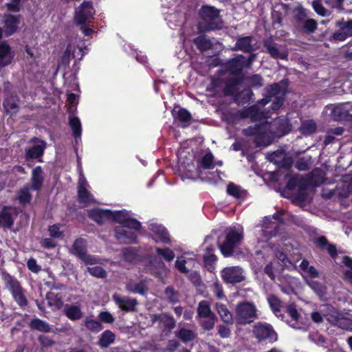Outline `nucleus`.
<instances>
[{
    "label": "nucleus",
    "instance_id": "nucleus-38",
    "mask_svg": "<svg viewBox=\"0 0 352 352\" xmlns=\"http://www.w3.org/2000/svg\"><path fill=\"white\" fill-rule=\"evenodd\" d=\"M115 339V334L112 331L107 330L101 334L99 340V345L102 348H107L114 342Z\"/></svg>",
    "mask_w": 352,
    "mask_h": 352
},
{
    "label": "nucleus",
    "instance_id": "nucleus-18",
    "mask_svg": "<svg viewBox=\"0 0 352 352\" xmlns=\"http://www.w3.org/2000/svg\"><path fill=\"white\" fill-rule=\"evenodd\" d=\"M112 298L115 303L124 311H134L138 305L137 300L129 296H121L118 294H114Z\"/></svg>",
    "mask_w": 352,
    "mask_h": 352
},
{
    "label": "nucleus",
    "instance_id": "nucleus-21",
    "mask_svg": "<svg viewBox=\"0 0 352 352\" xmlns=\"http://www.w3.org/2000/svg\"><path fill=\"white\" fill-rule=\"evenodd\" d=\"M45 146L46 144L44 141H39L38 144L32 147L25 148V159L29 166H30L29 164L30 160L37 159L43 155Z\"/></svg>",
    "mask_w": 352,
    "mask_h": 352
},
{
    "label": "nucleus",
    "instance_id": "nucleus-51",
    "mask_svg": "<svg viewBox=\"0 0 352 352\" xmlns=\"http://www.w3.org/2000/svg\"><path fill=\"white\" fill-rule=\"evenodd\" d=\"M156 252L168 262L172 261L175 258V253L170 248H157Z\"/></svg>",
    "mask_w": 352,
    "mask_h": 352
},
{
    "label": "nucleus",
    "instance_id": "nucleus-8",
    "mask_svg": "<svg viewBox=\"0 0 352 352\" xmlns=\"http://www.w3.org/2000/svg\"><path fill=\"white\" fill-rule=\"evenodd\" d=\"M243 237V229L241 226H234L228 232L225 241L219 245V248L225 256H230L234 248Z\"/></svg>",
    "mask_w": 352,
    "mask_h": 352
},
{
    "label": "nucleus",
    "instance_id": "nucleus-41",
    "mask_svg": "<svg viewBox=\"0 0 352 352\" xmlns=\"http://www.w3.org/2000/svg\"><path fill=\"white\" fill-rule=\"evenodd\" d=\"M151 267L154 274L158 277H162L164 274L167 271L164 263L160 260L155 258L151 262Z\"/></svg>",
    "mask_w": 352,
    "mask_h": 352
},
{
    "label": "nucleus",
    "instance_id": "nucleus-7",
    "mask_svg": "<svg viewBox=\"0 0 352 352\" xmlns=\"http://www.w3.org/2000/svg\"><path fill=\"white\" fill-rule=\"evenodd\" d=\"M197 312V317L200 320L201 327L204 330H212L217 321V317L211 310L209 302L207 300L200 301L198 304Z\"/></svg>",
    "mask_w": 352,
    "mask_h": 352
},
{
    "label": "nucleus",
    "instance_id": "nucleus-52",
    "mask_svg": "<svg viewBox=\"0 0 352 352\" xmlns=\"http://www.w3.org/2000/svg\"><path fill=\"white\" fill-rule=\"evenodd\" d=\"M85 324L91 331L99 332L102 329L101 323L96 320L87 318L85 321Z\"/></svg>",
    "mask_w": 352,
    "mask_h": 352
},
{
    "label": "nucleus",
    "instance_id": "nucleus-5",
    "mask_svg": "<svg viewBox=\"0 0 352 352\" xmlns=\"http://www.w3.org/2000/svg\"><path fill=\"white\" fill-rule=\"evenodd\" d=\"M222 161H214L212 153L210 151L203 155L197 162V168L195 172L192 171L190 168L187 169L184 176L185 178L190 179H196L198 178H204V170H212L216 166H222Z\"/></svg>",
    "mask_w": 352,
    "mask_h": 352
},
{
    "label": "nucleus",
    "instance_id": "nucleus-14",
    "mask_svg": "<svg viewBox=\"0 0 352 352\" xmlns=\"http://www.w3.org/2000/svg\"><path fill=\"white\" fill-rule=\"evenodd\" d=\"M95 14L91 3L84 1L75 12L74 21L77 25L85 24Z\"/></svg>",
    "mask_w": 352,
    "mask_h": 352
},
{
    "label": "nucleus",
    "instance_id": "nucleus-12",
    "mask_svg": "<svg viewBox=\"0 0 352 352\" xmlns=\"http://www.w3.org/2000/svg\"><path fill=\"white\" fill-rule=\"evenodd\" d=\"M109 219H112L116 222L120 224V226H129V228L140 230L141 228V223L135 219L131 218L129 212L124 210L120 211L111 210Z\"/></svg>",
    "mask_w": 352,
    "mask_h": 352
},
{
    "label": "nucleus",
    "instance_id": "nucleus-60",
    "mask_svg": "<svg viewBox=\"0 0 352 352\" xmlns=\"http://www.w3.org/2000/svg\"><path fill=\"white\" fill-rule=\"evenodd\" d=\"M212 291H213V293L215 294V296L219 299H224V298H226V296H225V294L223 293L222 286L219 283H214L213 284V285H212Z\"/></svg>",
    "mask_w": 352,
    "mask_h": 352
},
{
    "label": "nucleus",
    "instance_id": "nucleus-1",
    "mask_svg": "<svg viewBox=\"0 0 352 352\" xmlns=\"http://www.w3.org/2000/svg\"><path fill=\"white\" fill-rule=\"evenodd\" d=\"M246 59L242 55H239L230 59L226 65L228 74L225 73L222 76L214 78L212 87L217 94L225 96L234 94L239 85V78L237 75L245 67Z\"/></svg>",
    "mask_w": 352,
    "mask_h": 352
},
{
    "label": "nucleus",
    "instance_id": "nucleus-39",
    "mask_svg": "<svg viewBox=\"0 0 352 352\" xmlns=\"http://www.w3.org/2000/svg\"><path fill=\"white\" fill-rule=\"evenodd\" d=\"M177 336L184 342H188L193 340L196 337V333L192 330L180 328L177 333Z\"/></svg>",
    "mask_w": 352,
    "mask_h": 352
},
{
    "label": "nucleus",
    "instance_id": "nucleus-33",
    "mask_svg": "<svg viewBox=\"0 0 352 352\" xmlns=\"http://www.w3.org/2000/svg\"><path fill=\"white\" fill-rule=\"evenodd\" d=\"M173 115L175 118L179 120L180 122L183 123V127H186L190 122L191 119V116L190 113L182 108H177L175 107L173 110Z\"/></svg>",
    "mask_w": 352,
    "mask_h": 352
},
{
    "label": "nucleus",
    "instance_id": "nucleus-50",
    "mask_svg": "<svg viewBox=\"0 0 352 352\" xmlns=\"http://www.w3.org/2000/svg\"><path fill=\"white\" fill-rule=\"evenodd\" d=\"M318 27V23L313 19H307L303 23L302 29L305 32L308 34L314 33Z\"/></svg>",
    "mask_w": 352,
    "mask_h": 352
},
{
    "label": "nucleus",
    "instance_id": "nucleus-44",
    "mask_svg": "<svg viewBox=\"0 0 352 352\" xmlns=\"http://www.w3.org/2000/svg\"><path fill=\"white\" fill-rule=\"evenodd\" d=\"M46 298L50 306H54L58 309H60L63 306L62 297L58 294L48 293Z\"/></svg>",
    "mask_w": 352,
    "mask_h": 352
},
{
    "label": "nucleus",
    "instance_id": "nucleus-30",
    "mask_svg": "<svg viewBox=\"0 0 352 352\" xmlns=\"http://www.w3.org/2000/svg\"><path fill=\"white\" fill-rule=\"evenodd\" d=\"M215 307L218 314L220 316L221 320L224 323L232 325L233 324V317L232 314L229 311L227 306L222 303L217 302L215 305Z\"/></svg>",
    "mask_w": 352,
    "mask_h": 352
},
{
    "label": "nucleus",
    "instance_id": "nucleus-37",
    "mask_svg": "<svg viewBox=\"0 0 352 352\" xmlns=\"http://www.w3.org/2000/svg\"><path fill=\"white\" fill-rule=\"evenodd\" d=\"M30 327L32 329L37 330L41 332H50L51 327L48 323L38 318L33 319L30 321Z\"/></svg>",
    "mask_w": 352,
    "mask_h": 352
},
{
    "label": "nucleus",
    "instance_id": "nucleus-26",
    "mask_svg": "<svg viewBox=\"0 0 352 352\" xmlns=\"http://www.w3.org/2000/svg\"><path fill=\"white\" fill-rule=\"evenodd\" d=\"M126 289L131 293L144 295L147 292L148 288L145 280L135 282L131 280L126 283Z\"/></svg>",
    "mask_w": 352,
    "mask_h": 352
},
{
    "label": "nucleus",
    "instance_id": "nucleus-23",
    "mask_svg": "<svg viewBox=\"0 0 352 352\" xmlns=\"http://www.w3.org/2000/svg\"><path fill=\"white\" fill-rule=\"evenodd\" d=\"M14 57V52L6 42L0 43V67L10 65Z\"/></svg>",
    "mask_w": 352,
    "mask_h": 352
},
{
    "label": "nucleus",
    "instance_id": "nucleus-19",
    "mask_svg": "<svg viewBox=\"0 0 352 352\" xmlns=\"http://www.w3.org/2000/svg\"><path fill=\"white\" fill-rule=\"evenodd\" d=\"M336 25L339 29L333 35L336 41H343L352 36V19L348 21H338Z\"/></svg>",
    "mask_w": 352,
    "mask_h": 352
},
{
    "label": "nucleus",
    "instance_id": "nucleus-29",
    "mask_svg": "<svg viewBox=\"0 0 352 352\" xmlns=\"http://www.w3.org/2000/svg\"><path fill=\"white\" fill-rule=\"evenodd\" d=\"M65 316L71 320H77L80 319L83 313L80 307L77 305H65L63 309Z\"/></svg>",
    "mask_w": 352,
    "mask_h": 352
},
{
    "label": "nucleus",
    "instance_id": "nucleus-16",
    "mask_svg": "<svg viewBox=\"0 0 352 352\" xmlns=\"http://www.w3.org/2000/svg\"><path fill=\"white\" fill-rule=\"evenodd\" d=\"M136 231L137 230L131 229L129 226L124 225L118 226L115 229V236L120 243L127 244L134 243H136L137 241Z\"/></svg>",
    "mask_w": 352,
    "mask_h": 352
},
{
    "label": "nucleus",
    "instance_id": "nucleus-17",
    "mask_svg": "<svg viewBox=\"0 0 352 352\" xmlns=\"http://www.w3.org/2000/svg\"><path fill=\"white\" fill-rule=\"evenodd\" d=\"M89 185L85 176L80 173L78 179V199L80 203L89 204L94 201L93 195L89 192Z\"/></svg>",
    "mask_w": 352,
    "mask_h": 352
},
{
    "label": "nucleus",
    "instance_id": "nucleus-27",
    "mask_svg": "<svg viewBox=\"0 0 352 352\" xmlns=\"http://www.w3.org/2000/svg\"><path fill=\"white\" fill-rule=\"evenodd\" d=\"M111 214V210H102L94 208L89 211V217L98 223H101L105 220L109 219Z\"/></svg>",
    "mask_w": 352,
    "mask_h": 352
},
{
    "label": "nucleus",
    "instance_id": "nucleus-49",
    "mask_svg": "<svg viewBox=\"0 0 352 352\" xmlns=\"http://www.w3.org/2000/svg\"><path fill=\"white\" fill-rule=\"evenodd\" d=\"M87 272L96 278H103L107 276L106 271L100 266L90 265L87 268Z\"/></svg>",
    "mask_w": 352,
    "mask_h": 352
},
{
    "label": "nucleus",
    "instance_id": "nucleus-10",
    "mask_svg": "<svg viewBox=\"0 0 352 352\" xmlns=\"http://www.w3.org/2000/svg\"><path fill=\"white\" fill-rule=\"evenodd\" d=\"M266 98L258 101L259 104L265 105L272 101L273 110L278 109L283 103L284 92L278 84H274L266 87Z\"/></svg>",
    "mask_w": 352,
    "mask_h": 352
},
{
    "label": "nucleus",
    "instance_id": "nucleus-6",
    "mask_svg": "<svg viewBox=\"0 0 352 352\" xmlns=\"http://www.w3.org/2000/svg\"><path fill=\"white\" fill-rule=\"evenodd\" d=\"M256 318L257 309L253 303L244 302L237 305L235 310V321L238 324H250Z\"/></svg>",
    "mask_w": 352,
    "mask_h": 352
},
{
    "label": "nucleus",
    "instance_id": "nucleus-45",
    "mask_svg": "<svg viewBox=\"0 0 352 352\" xmlns=\"http://www.w3.org/2000/svg\"><path fill=\"white\" fill-rule=\"evenodd\" d=\"M264 47L266 48L267 52L274 58H285V55L281 54L276 45L269 41H266L264 44Z\"/></svg>",
    "mask_w": 352,
    "mask_h": 352
},
{
    "label": "nucleus",
    "instance_id": "nucleus-64",
    "mask_svg": "<svg viewBox=\"0 0 352 352\" xmlns=\"http://www.w3.org/2000/svg\"><path fill=\"white\" fill-rule=\"evenodd\" d=\"M13 298L19 306L23 307L27 305L28 301L24 296L23 289L14 295Z\"/></svg>",
    "mask_w": 352,
    "mask_h": 352
},
{
    "label": "nucleus",
    "instance_id": "nucleus-9",
    "mask_svg": "<svg viewBox=\"0 0 352 352\" xmlns=\"http://www.w3.org/2000/svg\"><path fill=\"white\" fill-rule=\"evenodd\" d=\"M69 252L78 256L87 265H94L100 263L98 258L87 254L86 241L82 238H78L74 241Z\"/></svg>",
    "mask_w": 352,
    "mask_h": 352
},
{
    "label": "nucleus",
    "instance_id": "nucleus-24",
    "mask_svg": "<svg viewBox=\"0 0 352 352\" xmlns=\"http://www.w3.org/2000/svg\"><path fill=\"white\" fill-rule=\"evenodd\" d=\"M240 116L243 118H250L252 121H261L265 117L258 105L243 109L240 111Z\"/></svg>",
    "mask_w": 352,
    "mask_h": 352
},
{
    "label": "nucleus",
    "instance_id": "nucleus-31",
    "mask_svg": "<svg viewBox=\"0 0 352 352\" xmlns=\"http://www.w3.org/2000/svg\"><path fill=\"white\" fill-rule=\"evenodd\" d=\"M151 320L153 323L157 321L162 322L165 326V327L168 329H172L175 326V321L174 318L171 316L165 313L162 314L152 315Z\"/></svg>",
    "mask_w": 352,
    "mask_h": 352
},
{
    "label": "nucleus",
    "instance_id": "nucleus-4",
    "mask_svg": "<svg viewBox=\"0 0 352 352\" xmlns=\"http://www.w3.org/2000/svg\"><path fill=\"white\" fill-rule=\"evenodd\" d=\"M199 15L202 21L199 23V28L201 31H210L221 28L219 10L216 8L203 6L199 10Z\"/></svg>",
    "mask_w": 352,
    "mask_h": 352
},
{
    "label": "nucleus",
    "instance_id": "nucleus-63",
    "mask_svg": "<svg viewBox=\"0 0 352 352\" xmlns=\"http://www.w3.org/2000/svg\"><path fill=\"white\" fill-rule=\"evenodd\" d=\"M99 319L105 322V323H113L114 322V318L112 314L108 311H102L100 312L99 316Z\"/></svg>",
    "mask_w": 352,
    "mask_h": 352
},
{
    "label": "nucleus",
    "instance_id": "nucleus-46",
    "mask_svg": "<svg viewBox=\"0 0 352 352\" xmlns=\"http://www.w3.org/2000/svg\"><path fill=\"white\" fill-rule=\"evenodd\" d=\"M311 6L314 11L321 16H327L331 14V12L322 6L320 0L313 1Z\"/></svg>",
    "mask_w": 352,
    "mask_h": 352
},
{
    "label": "nucleus",
    "instance_id": "nucleus-54",
    "mask_svg": "<svg viewBox=\"0 0 352 352\" xmlns=\"http://www.w3.org/2000/svg\"><path fill=\"white\" fill-rule=\"evenodd\" d=\"M343 263L348 267L349 270H346L344 272V277L346 280H348L351 283H352V258L349 256H344L343 258Z\"/></svg>",
    "mask_w": 352,
    "mask_h": 352
},
{
    "label": "nucleus",
    "instance_id": "nucleus-15",
    "mask_svg": "<svg viewBox=\"0 0 352 352\" xmlns=\"http://www.w3.org/2000/svg\"><path fill=\"white\" fill-rule=\"evenodd\" d=\"M221 274L227 283H237L245 279L243 270L239 266L226 267L221 270Z\"/></svg>",
    "mask_w": 352,
    "mask_h": 352
},
{
    "label": "nucleus",
    "instance_id": "nucleus-42",
    "mask_svg": "<svg viewBox=\"0 0 352 352\" xmlns=\"http://www.w3.org/2000/svg\"><path fill=\"white\" fill-rule=\"evenodd\" d=\"M238 90H239V86L237 87V90L233 95L235 96L236 100L239 103L245 104L251 100L252 96L253 95V93L251 91V89H244L240 93L237 94Z\"/></svg>",
    "mask_w": 352,
    "mask_h": 352
},
{
    "label": "nucleus",
    "instance_id": "nucleus-40",
    "mask_svg": "<svg viewBox=\"0 0 352 352\" xmlns=\"http://www.w3.org/2000/svg\"><path fill=\"white\" fill-rule=\"evenodd\" d=\"M227 192L228 195L236 198L241 199L246 195L245 190L242 189L240 186L234 184H230L227 186Z\"/></svg>",
    "mask_w": 352,
    "mask_h": 352
},
{
    "label": "nucleus",
    "instance_id": "nucleus-61",
    "mask_svg": "<svg viewBox=\"0 0 352 352\" xmlns=\"http://www.w3.org/2000/svg\"><path fill=\"white\" fill-rule=\"evenodd\" d=\"M249 82L254 87H262L263 85V80L260 75L254 74L250 76L248 79Z\"/></svg>",
    "mask_w": 352,
    "mask_h": 352
},
{
    "label": "nucleus",
    "instance_id": "nucleus-57",
    "mask_svg": "<svg viewBox=\"0 0 352 352\" xmlns=\"http://www.w3.org/2000/svg\"><path fill=\"white\" fill-rule=\"evenodd\" d=\"M222 172L220 170H217L215 172H210L208 175H204V178H201L202 179H206L207 181L210 182H214L216 183L220 180H221V176Z\"/></svg>",
    "mask_w": 352,
    "mask_h": 352
},
{
    "label": "nucleus",
    "instance_id": "nucleus-11",
    "mask_svg": "<svg viewBox=\"0 0 352 352\" xmlns=\"http://www.w3.org/2000/svg\"><path fill=\"white\" fill-rule=\"evenodd\" d=\"M252 333L259 341H267L273 343L278 340V336L272 327L267 323L258 322L254 325Z\"/></svg>",
    "mask_w": 352,
    "mask_h": 352
},
{
    "label": "nucleus",
    "instance_id": "nucleus-34",
    "mask_svg": "<svg viewBox=\"0 0 352 352\" xmlns=\"http://www.w3.org/2000/svg\"><path fill=\"white\" fill-rule=\"evenodd\" d=\"M69 124L73 132L75 141L76 142H78V140H80L82 133V126L79 118L77 117L69 116Z\"/></svg>",
    "mask_w": 352,
    "mask_h": 352
},
{
    "label": "nucleus",
    "instance_id": "nucleus-3",
    "mask_svg": "<svg viewBox=\"0 0 352 352\" xmlns=\"http://www.w3.org/2000/svg\"><path fill=\"white\" fill-rule=\"evenodd\" d=\"M287 214L285 210H280L274 214L272 218L278 222H272L271 218L265 217L263 222V229L261 231V235L258 237V243L266 242V245H262L263 248H267L272 250L275 256L281 261H285L286 255L282 252L278 251V248L275 245H272V243H269L268 240L272 236H275L277 233L276 228L278 226V223L283 221V217Z\"/></svg>",
    "mask_w": 352,
    "mask_h": 352
},
{
    "label": "nucleus",
    "instance_id": "nucleus-20",
    "mask_svg": "<svg viewBox=\"0 0 352 352\" xmlns=\"http://www.w3.org/2000/svg\"><path fill=\"white\" fill-rule=\"evenodd\" d=\"M149 230L154 234V239L156 242L168 243L169 235L166 229L161 225L152 223L149 224Z\"/></svg>",
    "mask_w": 352,
    "mask_h": 352
},
{
    "label": "nucleus",
    "instance_id": "nucleus-28",
    "mask_svg": "<svg viewBox=\"0 0 352 352\" xmlns=\"http://www.w3.org/2000/svg\"><path fill=\"white\" fill-rule=\"evenodd\" d=\"M43 173L41 166L35 167L32 172V188L34 190H39L43 182Z\"/></svg>",
    "mask_w": 352,
    "mask_h": 352
},
{
    "label": "nucleus",
    "instance_id": "nucleus-36",
    "mask_svg": "<svg viewBox=\"0 0 352 352\" xmlns=\"http://www.w3.org/2000/svg\"><path fill=\"white\" fill-rule=\"evenodd\" d=\"M194 43L201 51H206L212 47V42L206 35L199 36L194 39Z\"/></svg>",
    "mask_w": 352,
    "mask_h": 352
},
{
    "label": "nucleus",
    "instance_id": "nucleus-13",
    "mask_svg": "<svg viewBox=\"0 0 352 352\" xmlns=\"http://www.w3.org/2000/svg\"><path fill=\"white\" fill-rule=\"evenodd\" d=\"M330 116L334 120L350 119L352 118V102H345L327 107Z\"/></svg>",
    "mask_w": 352,
    "mask_h": 352
},
{
    "label": "nucleus",
    "instance_id": "nucleus-35",
    "mask_svg": "<svg viewBox=\"0 0 352 352\" xmlns=\"http://www.w3.org/2000/svg\"><path fill=\"white\" fill-rule=\"evenodd\" d=\"M252 42V36L241 37L237 40L235 48L245 52H250L253 50Z\"/></svg>",
    "mask_w": 352,
    "mask_h": 352
},
{
    "label": "nucleus",
    "instance_id": "nucleus-58",
    "mask_svg": "<svg viewBox=\"0 0 352 352\" xmlns=\"http://www.w3.org/2000/svg\"><path fill=\"white\" fill-rule=\"evenodd\" d=\"M208 252L204 254V263L207 265H210L215 262L217 257L213 254V249L211 248H206Z\"/></svg>",
    "mask_w": 352,
    "mask_h": 352
},
{
    "label": "nucleus",
    "instance_id": "nucleus-55",
    "mask_svg": "<svg viewBox=\"0 0 352 352\" xmlns=\"http://www.w3.org/2000/svg\"><path fill=\"white\" fill-rule=\"evenodd\" d=\"M12 216L7 213L3 212L0 214V226L3 228H10L12 225Z\"/></svg>",
    "mask_w": 352,
    "mask_h": 352
},
{
    "label": "nucleus",
    "instance_id": "nucleus-32",
    "mask_svg": "<svg viewBox=\"0 0 352 352\" xmlns=\"http://www.w3.org/2000/svg\"><path fill=\"white\" fill-rule=\"evenodd\" d=\"M3 278L7 289L12 293V296L22 290L19 281L8 274H3Z\"/></svg>",
    "mask_w": 352,
    "mask_h": 352
},
{
    "label": "nucleus",
    "instance_id": "nucleus-22",
    "mask_svg": "<svg viewBox=\"0 0 352 352\" xmlns=\"http://www.w3.org/2000/svg\"><path fill=\"white\" fill-rule=\"evenodd\" d=\"M84 50H87L86 47L83 48L82 46L75 47L72 44H69L63 55V61H66L68 63L71 58L80 60L85 53Z\"/></svg>",
    "mask_w": 352,
    "mask_h": 352
},
{
    "label": "nucleus",
    "instance_id": "nucleus-25",
    "mask_svg": "<svg viewBox=\"0 0 352 352\" xmlns=\"http://www.w3.org/2000/svg\"><path fill=\"white\" fill-rule=\"evenodd\" d=\"M19 17L11 14L6 15L4 19V32L6 36L13 34L17 30Z\"/></svg>",
    "mask_w": 352,
    "mask_h": 352
},
{
    "label": "nucleus",
    "instance_id": "nucleus-56",
    "mask_svg": "<svg viewBox=\"0 0 352 352\" xmlns=\"http://www.w3.org/2000/svg\"><path fill=\"white\" fill-rule=\"evenodd\" d=\"M294 13L296 19L300 21L305 20L308 17V11L300 5L294 8Z\"/></svg>",
    "mask_w": 352,
    "mask_h": 352
},
{
    "label": "nucleus",
    "instance_id": "nucleus-47",
    "mask_svg": "<svg viewBox=\"0 0 352 352\" xmlns=\"http://www.w3.org/2000/svg\"><path fill=\"white\" fill-rule=\"evenodd\" d=\"M268 303L274 311V313L278 316V314L280 312L281 301L274 295H270L267 298Z\"/></svg>",
    "mask_w": 352,
    "mask_h": 352
},
{
    "label": "nucleus",
    "instance_id": "nucleus-59",
    "mask_svg": "<svg viewBox=\"0 0 352 352\" xmlns=\"http://www.w3.org/2000/svg\"><path fill=\"white\" fill-rule=\"evenodd\" d=\"M165 296L172 303L176 302L178 300L177 293L170 287L166 289Z\"/></svg>",
    "mask_w": 352,
    "mask_h": 352
},
{
    "label": "nucleus",
    "instance_id": "nucleus-2",
    "mask_svg": "<svg viewBox=\"0 0 352 352\" xmlns=\"http://www.w3.org/2000/svg\"><path fill=\"white\" fill-rule=\"evenodd\" d=\"M286 122L285 119L274 120L272 122L265 121L243 129V133L255 136L254 141L258 146H267L272 143L275 135H279L285 130L284 123Z\"/></svg>",
    "mask_w": 352,
    "mask_h": 352
},
{
    "label": "nucleus",
    "instance_id": "nucleus-62",
    "mask_svg": "<svg viewBox=\"0 0 352 352\" xmlns=\"http://www.w3.org/2000/svg\"><path fill=\"white\" fill-rule=\"evenodd\" d=\"M50 235L53 238H60L63 236V232L60 230L58 225H52L49 227Z\"/></svg>",
    "mask_w": 352,
    "mask_h": 352
},
{
    "label": "nucleus",
    "instance_id": "nucleus-43",
    "mask_svg": "<svg viewBox=\"0 0 352 352\" xmlns=\"http://www.w3.org/2000/svg\"><path fill=\"white\" fill-rule=\"evenodd\" d=\"M316 130V122L313 120L304 121L300 128V132L305 135H309Z\"/></svg>",
    "mask_w": 352,
    "mask_h": 352
},
{
    "label": "nucleus",
    "instance_id": "nucleus-48",
    "mask_svg": "<svg viewBox=\"0 0 352 352\" xmlns=\"http://www.w3.org/2000/svg\"><path fill=\"white\" fill-rule=\"evenodd\" d=\"M307 283L320 297L324 296L326 292V287L324 285L313 280H307Z\"/></svg>",
    "mask_w": 352,
    "mask_h": 352
},
{
    "label": "nucleus",
    "instance_id": "nucleus-53",
    "mask_svg": "<svg viewBox=\"0 0 352 352\" xmlns=\"http://www.w3.org/2000/svg\"><path fill=\"white\" fill-rule=\"evenodd\" d=\"M31 197L32 196L30 193V188L28 186L23 188L19 192L18 198L21 204H25L29 203L31 200Z\"/></svg>",
    "mask_w": 352,
    "mask_h": 352
}]
</instances>
